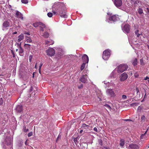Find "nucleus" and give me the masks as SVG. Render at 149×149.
Wrapping results in <instances>:
<instances>
[{
  "label": "nucleus",
  "mask_w": 149,
  "mask_h": 149,
  "mask_svg": "<svg viewBox=\"0 0 149 149\" xmlns=\"http://www.w3.org/2000/svg\"><path fill=\"white\" fill-rule=\"evenodd\" d=\"M24 38V35L23 34H21L18 36V38L17 40V42H20L22 40H23Z\"/></svg>",
  "instance_id": "20"
},
{
  "label": "nucleus",
  "mask_w": 149,
  "mask_h": 149,
  "mask_svg": "<svg viewBox=\"0 0 149 149\" xmlns=\"http://www.w3.org/2000/svg\"><path fill=\"white\" fill-rule=\"evenodd\" d=\"M134 75L135 78H138L139 76V74L138 72H136Z\"/></svg>",
  "instance_id": "38"
},
{
  "label": "nucleus",
  "mask_w": 149,
  "mask_h": 149,
  "mask_svg": "<svg viewBox=\"0 0 149 149\" xmlns=\"http://www.w3.org/2000/svg\"><path fill=\"white\" fill-rule=\"evenodd\" d=\"M52 7L60 11V16L63 18H66L68 17L65 10V7L63 3L61 2H57L54 3Z\"/></svg>",
  "instance_id": "1"
},
{
  "label": "nucleus",
  "mask_w": 149,
  "mask_h": 149,
  "mask_svg": "<svg viewBox=\"0 0 149 149\" xmlns=\"http://www.w3.org/2000/svg\"><path fill=\"white\" fill-rule=\"evenodd\" d=\"M141 109L142 107H141V106H139L138 107V110H140Z\"/></svg>",
  "instance_id": "51"
},
{
  "label": "nucleus",
  "mask_w": 149,
  "mask_h": 149,
  "mask_svg": "<svg viewBox=\"0 0 149 149\" xmlns=\"http://www.w3.org/2000/svg\"><path fill=\"white\" fill-rule=\"evenodd\" d=\"M12 141L10 138L7 137L6 139L5 144L8 146H10L12 143Z\"/></svg>",
  "instance_id": "13"
},
{
  "label": "nucleus",
  "mask_w": 149,
  "mask_h": 149,
  "mask_svg": "<svg viewBox=\"0 0 149 149\" xmlns=\"http://www.w3.org/2000/svg\"><path fill=\"white\" fill-rule=\"evenodd\" d=\"M149 79V78L148 77H146L144 79V80H148Z\"/></svg>",
  "instance_id": "57"
},
{
  "label": "nucleus",
  "mask_w": 149,
  "mask_h": 149,
  "mask_svg": "<svg viewBox=\"0 0 149 149\" xmlns=\"http://www.w3.org/2000/svg\"><path fill=\"white\" fill-rule=\"evenodd\" d=\"M41 22H36L33 24V25L34 27H36L39 26Z\"/></svg>",
  "instance_id": "24"
},
{
  "label": "nucleus",
  "mask_w": 149,
  "mask_h": 149,
  "mask_svg": "<svg viewBox=\"0 0 149 149\" xmlns=\"http://www.w3.org/2000/svg\"><path fill=\"white\" fill-rule=\"evenodd\" d=\"M145 116L144 115H143L141 117V119L142 120H144L145 119Z\"/></svg>",
  "instance_id": "48"
},
{
  "label": "nucleus",
  "mask_w": 149,
  "mask_h": 149,
  "mask_svg": "<svg viewBox=\"0 0 149 149\" xmlns=\"http://www.w3.org/2000/svg\"><path fill=\"white\" fill-rule=\"evenodd\" d=\"M122 99H125L127 98V96L125 95H123L122 96Z\"/></svg>",
  "instance_id": "43"
},
{
  "label": "nucleus",
  "mask_w": 149,
  "mask_h": 149,
  "mask_svg": "<svg viewBox=\"0 0 149 149\" xmlns=\"http://www.w3.org/2000/svg\"><path fill=\"white\" fill-rule=\"evenodd\" d=\"M83 85L81 84L80 86H78V87L79 88H83Z\"/></svg>",
  "instance_id": "47"
},
{
  "label": "nucleus",
  "mask_w": 149,
  "mask_h": 149,
  "mask_svg": "<svg viewBox=\"0 0 149 149\" xmlns=\"http://www.w3.org/2000/svg\"><path fill=\"white\" fill-rule=\"evenodd\" d=\"M115 5L117 8L120 7L122 4V0H115L114 2Z\"/></svg>",
  "instance_id": "10"
},
{
  "label": "nucleus",
  "mask_w": 149,
  "mask_h": 149,
  "mask_svg": "<svg viewBox=\"0 0 149 149\" xmlns=\"http://www.w3.org/2000/svg\"><path fill=\"white\" fill-rule=\"evenodd\" d=\"M32 135V132H31L28 134V136L29 137H30Z\"/></svg>",
  "instance_id": "45"
},
{
  "label": "nucleus",
  "mask_w": 149,
  "mask_h": 149,
  "mask_svg": "<svg viewBox=\"0 0 149 149\" xmlns=\"http://www.w3.org/2000/svg\"><path fill=\"white\" fill-rule=\"evenodd\" d=\"M15 17L20 18L22 19H23L22 14L18 11H17L15 14Z\"/></svg>",
  "instance_id": "16"
},
{
  "label": "nucleus",
  "mask_w": 149,
  "mask_h": 149,
  "mask_svg": "<svg viewBox=\"0 0 149 149\" xmlns=\"http://www.w3.org/2000/svg\"><path fill=\"white\" fill-rule=\"evenodd\" d=\"M106 92L107 94L110 97H114L115 96L114 91L111 89L110 88L108 89Z\"/></svg>",
  "instance_id": "8"
},
{
  "label": "nucleus",
  "mask_w": 149,
  "mask_h": 149,
  "mask_svg": "<svg viewBox=\"0 0 149 149\" xmlns=\"http://www.w3.org/2000/svg\"><path fill=\"white\" fill-rule=\"evenodd\" d=\"M61 135L60 134H59V135H58V137L56 140V142H57V141L59 139H60L61 138Z\"/></svg>",
  "instance_id": "44"
},
{
  "label": "nucleus",
  "mask_w": 149,
  "mask_h": 149,
  "mask_svg": "<svg viewBox=\"0 0 149 149\" xmlns=\"http://www.w3.org/2000/svg\"><path fill=\"white\" fill-rule=\"evenodd\" d=\"M32 58V56L31 55H30L29 56V60L30 62L31 61V59Z\"/></svg>",
  "instance_id": "46"
},
{
  "label": "nucleus",
  "mask_w": 149,
  "mask_h": 149,
  "mask_svg": "<svg viewBox=\"0 0 149 149\" xmlns=\"http://www.w3.org/2000/svg\"><path fill=\"white\" fill-rule=\"evenodd\" d=\"M83 132V130H81L80 132V133H81L82 132Z\"/></svg>",
  "instance_id": "60"
},
{
  "label": "nucleus",
  "mask_w": 149,
  "mask_h": 149,
  "mask_svg": "<svg viewBox=\"0 0 149 149\" xmlns=\"http://www.w3.org/2000/svg\"><path fill=\"white\" fill-rule=\"evenodd\" d=\"M54 42H53L52 40H50V41H49L48 40H46L45 41V43L46 44L48 45H52L54 44Z\"/></svg>",
  "instance_id": "25"
},
{
  "label": "nucleus",
  "mask_w": 149,
  "mask_h": 149,
  "mask_svg": "<svg viewBox=\"0 0 149 149\" xmlns=\"http://www.w3.org/2000/svg\"><path fill=\"white\" fill-rule=\"evenodd\" d=\"M148 83H149V79L148 80Z\"/></svg>",
  "instance_id": "63"
},
{
  "label": "nucleus",
  "mask_w": 149,
  "mask_h": 149,
  "mask_svg": "<svg viewBox=\"0 0 149 149\" xmlns=\"http://www.w3.org/2000/svg\"><path fill=\"white\" fill-rule=\"evenodd\" d=\"M105 106L107 107L108 108H109V109H110L111 108V107H110L109 106V105H105Z\"/></svg>",
  "instance_id": "56"
},
{
  "label": "nucleus",
  "mask_w": 149,
  "mask_h": 149,
  "mask_svg": "<svg viewBox=\"0 0 149 149\" xmlns=\"http://www.w3.org/2000/svg\"><path fill=\"white\" fill-rule=\"evenodd\" d=\"M99 144L100 146H102V142L101 140L100 139L99 140Z\"/></svg>",
  "instance_id": "39"
},
{
  "label": "nucleus",
  "mask_w": 149,
  "mask_h": 149,
  "mask_svg": "<svg viewBox=\"0 0 149 149\" xmlns=\"http://www.w3.org/2000/svg\"><path fill=\"white\" fill-rule=\"evenodd\" d=\"M133 105H135V106H136L137 105V104L136 103H133L130 104L131 106H133Z\"/></svg>",
  "instance_id": "53"
},
{
  "label": "nucleus",
  "mask_w": 149,
  "mask_h": 149,
  "mask_svg": "<svg viewBox=\"0 0 149 149\" xmlns=\"http://www.w3.org/2000/svg\"><path fill=\"white\" fill-rule=\"evenodd\" d=\"M16 111L18 113H21L22 111V106L18 105L16 108Z\"/></svg>",
  "instance_id": "17"
},
{
  "label": "nucleus",
  "mask_w": 149,
  "mask_h": 149,
  "mask_svg": "<svg viewBox=\"0 0 149 149\" xmlns=\"http://www.w3.org/2000/svg\"><path fill=\"white\" fill-rule=\"evenodd\" d=\"M21 42H20V45L19 46V54L20 56H23L24 54H23V52H24V50L22 47L21 46Z\"/></svg>",
  "instance_id": "18"
},
{
  "label": "nucleus",
  "mask_w": 149,
  "mask_h": 149,
  "mask_svg": "<svg viewBox=\"0 0 149 149\" xmlns=\"http://www.w3.org/2000/svg\"><path fill=\"white\" fill-rule=\"evenodd\" d=\"M138 13L140 14H142L143 13V10L141 8H139L138 9Z\"/></svg>",
  "instance_id": "33"
},
{
  "label": "nucleus",
  "mask_w": 149,
  "mask_h": 149,
  "mask_svg": "<svg viewBox=\"0 0 149 149\" xmlns=\"http://www.w3.org/2000/svg\"><path fill=\"white\" fill-rule=\"evenodd\" d=\"M139 145L132 143L130 144L128 147L129 149H139Z\"/></svg>",
  "instance_id": "9"
},
{
  "label": "nucleus",
  "mask_w": 149,
  "mask_h": 149,
  "mask_svg": "<svg viewBox=\"0 0 149 149\" xmlns=\"http://www.w3.org/2000/svg\"><path fill=\"white\" fill-rule=\"evenodd\" d=\"M47 16L49 17H51L52 16V13H51L49 12L47 13Z\"/></svg>",
  "instance_id": "37"
},
{
  "label": "nucleus",
  "mask_w": 149,
  "mask_h": 149,
  "mask_svg": "<svg viewBox=\"0 0 149 149\" xmlns=\"http://www.w3.org/2000/svg\"><path fill=\"white\" fill-rule=\"evenodd\" d=\"M93 130H94V131H95L96 132H97V128L96 127H95L94 128Z\"/></svg>",
  "instance_id": "50"
},
{
  "label": "nucleus",
  "mask_w": 149,
  "mask_h": 149,
  "mask_svg": "<svg viewBox=\"0 0 149 149\" xmlns=\"http://www.w3.org/2000/svg\"><path fill=\"white\" fill-rule=\"evenodd\" d=\"M30 45L26 44H25L24 45V46L25 48L30 49Z\"/></svg>",
  "instance_id": "31"
},
{
  "label": "nucleus",
  "mask_w": 149,
  "mask_h": 149,
  "mask_svg": "<svg viewBox=\"0 0 149 149\" xmlns=\"http://www.w3.org/2000/svg\"><path fill=\"white\" fill-rule=\"evenodd\" d=\"M123 31L127 33H129L130 31V25L128 24L125 25L123 28Z\"/></svg>",
  "instance_id": "7"
},
{
  "label": "nucleus",
  "mask_w": 149,
  "mask_h": 149,
  "mask_svg": "<svg viewBox=\"0 0 149 149\" xmlns=\"http://www.w3.org/2000/svg\"><path fill=\"white\" fill-rule=\"evenodd\" d=\"M42 63H40V65H39V70H39V73L40 74H41V67H42Z\"/></svg>",
  "instance_id": "34"
},
{
  "label": "nucleus",
  "mask_w": 149,
  "mask_h": 149,
  "mask_svg": "<svg viewBox=\"0 0 149 149\" xmlns=\"http://www.w3.org/2000/svg\"><path fill=\"white\" fill-rule=\"evenodd\" d=\"M11 53L12 54H13V56L14 58H15V53L14 52H13V50H11Z\"/></svg>",
  "instance_id": "41"
},
{
  "label": "nucleus",
  "mask_w": 149,
  "mask_h": 149,
  "mask_svg": "<svg viewBox=\"0 0 149 149\" xmlns=\"http://www.w3.org/2000/svg\"><path fill=\"white\" fill-rule=\"evenodd\" d=\"M119 19L118 16L116 15H113L110 16L109 18V20L110 21H112L115 22L117 21Z\"/></svg>",
  "instance_id": "6"
},
{
  "label": "nucleus",
  "mask_w": 149,
  "mask_h": 149,
  "mask_svg": "<svg viewBox=\"0 0 149 149\" xmlns=\"http://www.w3.org/2000/svg\"><path fill=\"white\" fill-rule=\"evenodd\" d=\"M46 52L48 55L51 56H53L55 54V50L52 48H49L46 51Z\"/></svg>",
  "instance_id": "5"
},
{
  "label": "nucleus",
  "mask_w": 149,
  "mask_h": 149,
  "mask_svg": "<svg viewBox=\"0 0 149 149\" xmlns=\"http://www.w3.org/2000/svg\"><path fill=\"white\" fill-rule=\"evenodd\" d=\"M23 131L25 132H28L29 130V129L28 128L26 129V127L25 126H24L23 127Z\"/></svg>",
  "instance_id": "32"
},
{
  "label": "nucleus",
  "mask_w": 149,
  "mask_h": 149,
  "mask_svg": "<svg viewBox=\"0 0 149 149\" xmlns=\"http://www.w3.org/2000/svg\"><path fill=\"white\" fill-rule=\"evenodd\" d=\"M135 33L137 37H139L141 35H142V33L140 32V33H139L138 30H137L135 31Z\"/></svg>",
  "instance_id": "23"
},
{
  "label": "nucleus",
  "mask_w": 149,
  "mask_h": 149,
  "mask_svg": "<svg viewBox=\"0 0 149 149\" xmlns=\"http://www.w3.org/2000/svg\"><path fill=\"white\" fill-rule=\"evenodd\" d=\"M49 34L47 32H45L43 33L42 36L45 38H47L49 36Z\"/></svg>",
  "instance_id": "21"
},
{
  "label": "nucleus",
  "mask_w": 149,
  "mask_h": 149,
  "mask_svg": "<svg viewBox=\"0 0 149 149\" xmlns=\"http://www.w3.org/2000/svg\"><path fill=\"white\" fill-rule=\"evenodd\" d=\"M80 81L83 83H85L87 81V76L85 75L82 76L79 79Z\"/></svg>",
  "instance_id": "15"
},
{
  "label": "nucleus",
  "mask_w": 149,
  "mask_h": 149,
  "mask_svg": "<svg viewBox=\"0 0 149 149\" xmlns=\"http://www.w3.org/2000/svg\"><path fill=\"white\" fill-rule=\"evenodd\" d=\"M52 12L54 15L59 14L60 15V11L57 10L56 9L55 10H52Z\"/></svg>",
  "instance_id": "22"
},
{
  "label": "nucleus",
  "mask_w": 149,
  "mask_h": 149,
  "mask_svg": "<svg viewBox=\"0 0 149 149\" xmlns=\"http://www.w3.org/2000/svg\"><path fill=\"white\" fill-rule=\"evenodd\" d=\"M88 125H87L85 124H83L82 125V127L84 128V127H88Z\"/></svg>",
  "instance_id": "42"
},
{
  "label": "nucleus",
  "mask_w": 149,
  "mask_h": 149,
  "mask_svg": "<svg viewBox=\"0 0 149 149\" xmlns=\"http://www.w3.org/2000/svg\"><path fill=\"white\" fill-rule=\"evenodd\" d=\"M17 33V32H15L13 33V34H16Z\"/></svg>",
  "instance_id": "58"
},
{
  "label": "nucleus",
  "mask_w": 149,
  "mask_h": 149,
  "mask_svg": "<svg viewBox=\"0 0 149 149\" xmlns=\"http://www.w3.org/2000/svg\"><path fill=\"white\" fill-rule=\"evenodd\" d=\"M146 11L149 14V8H146Z\"/></svg>",
  "instance_id": "54"
},
{
  "label": "nucleus",
  "mask_w": 149,
  "mask_h": 149,
  "mask_svg": "<svg viewBox=\"0 0 149 149\" xmlns=\"http://www.w3.org/2000/svg\"><path fill=\"white\" fill-rule=\"evenodd\" d=\"M86 63H83L81 65L80 67L81 70H82L84 69Z\"/></svg>",
  "instance_id": "28"
},
{
  "label": "nucleus",
  "mask_w": 149,
  "mask_h": 149,
  "mask_svg": "<svg viewBox=\"0 0 149 149\" xmlns=\"http://www.w3.org/2000/svg\"><path fill=\"white\" fill-rule=\"evenodd\" d=\"M140 62L141 65H144V63L143 59V58L140 59Z\"/></svg>",
  "instance_id": "35"
},
{
  "label": "nucleus",
  "mask_w": 149,
  "mask_h": 149,
  "mask_svg": "<svg viewBox=\"0 0 149 149\" xmlns=\"http://www.w3.org/2000/svg\"><path fill=\"white\" fill-rule=\"evenodd\" d=\"M39 27L40 28V31L43 32L44 31V28H45L46 26L45 24L41 22Z\"/></svg>",
  "instance_id": "14"
},
{
  "label": "nucleus",
  "mask_w": 149,
  "mask_h": 149,
  "mask_svg": "<svg viewBox=\"0 0 149 149\" xmlns=\"http://www.w3.org/2000/svg\"><path fill=\"white\" fill-rule=\"evenodd\" d=\"M132 65L134 66H135L138 63L137 59L136 58H135L132 60Z\"/></svg>",
  "instance_id": "19"
},
{
  "label": "nucleus",
  "mask_w": 149,
  "mask_h": 149,
  "mask_svg": "<svg viewBox=\"0 0 149 149\" xmlns=\"http://www.w3.org/2000/svg\"><path fill=\"white\" fill-rule=\"evenodd\" d=\"M82 59L83 63H88V57L86 54H84L82 57Z\"/></svg>",
  "instance_id": "12"
},
{
  "label": "nucleus",
  "mask_w": 149,
  "mask_h": 149,
  "mask_svg": "<svg viewBox=\"0 0 149 149\" xmlns=\"http://www.w3.org/2000/svg\"><path fill=\"white\" fill-rule=\"evenodd\" d=\"M26 39V42L27 43H31L32 42V40L29 37H27Z\"/></svg>",
  "instance_id": "27"
},
{
  "label": "nucleus",
  "mask_w": 149,
  "mask_h": 149,
  "mask_svg": "<svg viewBox=\"0 0 149 149\" xmlns=\"http://www.w3.org/2000/svg\"><path fill=\"white\" fill-rule=\"evenodd\" d=\"M26 34H27L28 35H30V34L29 33H25Z\"/></svg>",
  "instance_id": "61"
},
{
  "label": "nucleus",
  "mask_w": 149,
  "mask_h": 149,
  "mask_svg": "<svg viewBox=\"0 0 149 149\" xmlns=\"http://www.w3.org/2000/svg\"><path fill=\"white\" fill-rule=\"evenodd\" d=\"M127 78V75L125 72L123 73L120 76V80L121 81H123L126 80Z\"/></svg>",
  "instance_id": "11"
},
{
  "label": "nucleus",
  "mask_w": 149,
  "mask_h": 149,
  "mask_svg": "<svg viewBox=\"0 0 149 149\" xmlns=\"http://www.w3.org/2000/svg\"><path fill=\"white\" fill-rule=\"evenodd\" d=\"M102 149H109L108 147H103Z\"/></svg>",
  "instance_id": "55"
},
{
  "label": "nucleus",
  "mask_w": 149,
  "mask_h": 149,
  "mask_svg": "<svg viewBox=\"0 0 149 149\" xmlns=\"http://www.w3.org/2000/svg\"><path fill=\"white\" fill-rule=\"evenodd\" d=\"M21 2L22 3L26 4L28 3V0H21Z\"/></svg>",
  "instance_id": "36"
},
{
  "label": "nucleus",
  "mask_w": 149,
  "mask_h": 149,
  "mask_svg": "<svg viewBox=\"0 0 149 149\" xmlns=\"http://www.w3.org/2000/svg\"><path fill=\"white\" fill-rule=\"evenodd\" d=\"M35 68L36 69H37V63H36L35 65Z\"/></svg>",
  "instance_id": "59"
},
{
  "label": "nucleus",
  "mask_w": 149,
  "mask_h": 149,
  "mask_svg": "<svg viewBox=\"0 0 149 149\" xmlns=\"http://www.w3.org/2000/svg\"><path fill=\"white\" fill-rule=\"evenodd\" d=\"M110 55V50L107 49L104 51L103 54V58L104 60H107L109 58Z\"/></svg>",
  "instance_id": "4"
},
{
  "label": "nucleus",
  "mask_w": 149,
  "mask_h": 149,
  "mask_svg": "<svg viewBox=\"0 0 149 149\" xmlns=\"http://www.w3.org/2000/svg\"><path fill=\"white\" fill-rule=\"evenodd\" d=\"M136 93L137 94L139 92V89L138 88H136Z\"/></svg>",
  "instance_id": "52"
},
{
  "label": "nucleus",
  "mask_w": 149,
  "mask_h": 149,
  "mask_svg": "<svg viewBox=\"0 0 149 149\" xmlns=\"http://www.w3.org/2000/svg\"><path fill=\"white\" fill-rule=\"evenodd\" d=\"M74 141L75 144H77L78 143V142L77 141V138H74Z\"/></svg>",
  "instance_id": "40"
},
{
  "label": "nucleus",
  "mask_w": 149,
  "mask_h": 149,
  "mask_svg": "<svg viewBox=\"0 0 149 149\" xmlns=\"http://www.w3.org/2000/svg\"><path fill=\"white\" fill-rule=\"evenodd\" d=\"M148 130V129H147V130L146 131V132H145V133L143 134H141L140 136V138L141 139H143L144 138H145V136L146 134L147 131Z\"/></svg>",
  "instance_id": "29"
},
{
  "label": "nucleus",
  "mask_w": 149,
  "mask_h": 149,
  "mask_svg": "<svg viewBox=\"0 0 149 149\" xmlns=\"http://www.w3.org/2000/svg\"><path fill=\"white\" fill-rule=\"evenodd\" d=\"M33 77H34V73H33Z\"/></svg>",
  "instance_id": "62"
},
{
  "label": "nucleus",
  "mask_w": 149,
  "mask_h": 149,
  "mask_svg": "<svg viewBox=\"0 0 149 149\" xmlns=\"http://www.w3.org/2000/svg\"><path fill=\"white\" fill-rule=\"evenodd\" d=\"M26 143H27V141H26V142H25V144H26Z\"/></svg>",
  "instance_id": "64"
},
{
  "label": "nucleus",
  "mask_w": 149,
  "mask_h": 149,
  "mask_svg": "<svg viewBox=\"0 0 149 149\" xmlns=\"http://www.w3.org/2000/svg\"><path fill=\"white\" fill-rule=\"evenodd\" d=\"M11 21L10 20H6L2 24V29L3 30H7L8 27H11L12 25Z\"/></svg>",
  "instance_id": "3"
},
{
  "label": "nucleus",
  "mask_w": 149,
  "mask_h": 149,
  "mask_svg": "<svg viewBox=\"0 0 149 149\" xmlns=\"http://www.w3.org/2000/svg\"><path fill=\"white\" fill-rule=\"evenodd\" d=\"M127 64H123L120 65L118 67L117 71L118 73H122L126 70L128 68Z\"/></svg>",
  "instance_id": "2"
},
{
  "label": "nucleus",
  "mask_w": 149,
  "mask_h": 149,
  "mask_svg": "<svg viewBox=\"0 0 149 149\" xmlns=\"http://www.w3.org/2000/svg\"><path fill=\"white\" fill-rule=\"evenodd\" d=\"M124 121H133L132 120L130 119H123Z\"/></svg>",
  "instance_id": "49"
},
{
  "label": "nucleus",
  "mask_w": 149,
  "mask_h": 149,
  "mask_svg": "<svg viewBox=\"0 0 149 149\" xmlns=\"http://www.w3.org/2000/svg\"><path fill=\"white\" fill-rule=\"evenodd\" d=\"M125 144V140L123 139H121L120 140V145L121 146H123Z\"/></svg>",
  "instance_id": "26"
},
{
  "label": "nucleus",
  "mask_w": 149,
  "mask_h": 149,
  "mask_svg": "<svg viewBox=\"0 0 149 149\" xmlns=\"http://www.w3.org/2000/svg\"><path fill=\"white\" fill-rule=\"evenodd\" d=\"M127 1L130 2L131 3V5L134 4L136 2V1L135 0H128Z\"/></svg>",
  "instance_id": "30"
}]
</instances>
